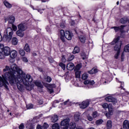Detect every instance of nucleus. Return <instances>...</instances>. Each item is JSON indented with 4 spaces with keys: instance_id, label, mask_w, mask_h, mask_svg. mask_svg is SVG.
Returning a JSON list of instances; mask_svg holds the SVG:
<instances>
[{
    "instance_id": "8fccbe9b",
    "label": "nucleus",
    "mask_w": 129,
    "mask_h": 129,
    "mask_svg": "<svg viewBox=\"0 0 129 129\" xmlns=\"http://www.w3.org/2000/svg\"><path fill=\"white\" fill-rule=\"evenodd\" d=\"M43 85L44 86H45V87H49V86H50V84L47 83H44V82H42Z\"/></svg>"
},
{
    "instance_id": "20e7f679",
    "label": "nucleus",
    "mask_w": 129,
    "mask_h": 129,
    "mask_svg": "<svg viewBox=\"0 0 129 129\" xmlns=\"http://www.w3.org/2000/svg\"><path fill=\"white\" fill-rule=\"evenodd\" d=\"M119 41V37L118 36L116 38H115L112 42L111 43V45H113V44H116V45L114 46V49L115 51H116L117 52H120V48L121 47V44H122V42L121 41Z\"/></svg>"
},
{
    "instance_id": "a19ab883",
    "label": "nucleus",
    "mask_w": 129,
    "mask_h": 129,
    "mask_svg": "<svg viewBox=\"0 0 129 129\" xmlns=\"http://www.w3.org/2000/svg\"><path fill=\"white\" fill-rule=\"evenodd\" d=\"M26 107L27 109H31V108H33V105L32 104H29L28 105H27Z\"/></svg>"
},
{
    "instance_id": "5701e85b",
    "label": "nucleus",
    "mask_w": 129,
    "mask_h": 129,
    "mask_svg": "<svg viewBox=\"0 0 129 129\" xmlns=\"http://www.w3.org/2000/svg\"><path fill=\"white\" fill-rule=\"evenodd\" d=\"M88 73L89 74H95V73H97V69H92L91 71H88Z\"/></svg>"
},
{
    "instance_id": "4c0bfd02",
    "label": "nucleus",
    "mask_w": 129,
    "mask_h": 129,
    "mask_svg": "<svg viewBox=\"0 0 129 129\" xmlns=\"http://www.w3.org/2000/svg\"><path fill=\"white\" fill-rule=\"evenodd\" d=\"M83 60H84V59H86V58H87V55H86V54H85V52H83L81 53V54Z\"/></svg>"
},
{
    "instance_id": "13d9d810",
    "label": "nucleus",
    "mask_w": 129,
    "mask_h": 129,
    "mask_svg": "<svg viewBox=\"0 0 129 129\" xmlns=\"http://www.w3.org/2000/svg\"><path fill=\"white\" fill-rule=\"evenodd\" d=\"M38 103L39 104H43V100H39L38 101Z\"/></svg>"
},
{
    "instance_id": "69168bd1",
    "label": "nucleus",
    "mask_w": 129,
    "mask_h": 129,
    "mask_svg": "<svg viewBox=\"0 0 129 129\" xmlns=\"http://www.w3.org/2000/svg\"><path fill=\"white\" fill-rule=\"evenodd\" d=\"M38 12H39V13H40L41 14H42V13H43V12L41 10H38Z\"/></svg>"
},
{
    "instance_id": "774afa93",
    "label": "nucleus",
    "mask_w": 129,
    "mask_h": 129,
    "mask_svg": "<svg viewBox=\"0 0 129 129\" xmlns=\"http://www.w3.org/2000/svg\"><path fill=\"white\" fill-rule=\"evenodd\" d=\"M116 5H117V6H118V5H119V2L118 1L116 3Z\"/></svg>"
},
{
    "instance_id": "f704fd0d",
    "label": "nucleus",
    "mask_w": 129,
    "mask_h": 129,
    "mask_svg": "<svg viewBox=\"0 0 129 129\" xmlns=\"http://www.w3.org/2000/svg\"><path fill=\"white\" fill-rule=\"evenodd\" d=\"M81 68V64H77L76 66L75 71H79V70H80V69Z\"/></svg>"
},
{
    "instance_id": "cd10ccee",
    "label": "nucleus",
    "mask_w": 129,
    "mask_h": 129,
    "mask_svg": "<svg viewBox=\"0 0 129 129\" xmlns=\"http://www.w3.org/2000/svg\"><path fill=\"white\" fill-rule=\"evenodd\" d=\"M24 50L26 52H30V47L29 46V44H28L27 43H26L24 46Z\"/></svg>"
},
{
    "instance_id": "c9c22d12",
    "label": "nucleus",
    "mask_w": 129,
    "mask_h": 129,
    "mask_svg": "<svg viewBox=\"0 0 129 129\" xmlns=\"http://www.w3.org/2000/svg\"><path fill=\"white\" fill-rule=\"evenodd\" d=\"M5 47L4 46V44L0 43V53H3L4 52V49Z\"/></svg>"
},
{
    "instance_id": "0eeeda50",
    "label": "nucleus",
    "mask_w": 129,
    "mask_h": 129,
    "mask_svg": "<svg viewBox=\"0 0 129 129\" xmlns=\"http://www.w3.org/2000/svg\"><path fill=\"white\" fill-rule=\"evenodd\" d=\"M89 105V101L87 100L86 101H84L82 102L81 104H80V108L84 109L86 108L87 106Z\"/></svg>"
},
{
    "instance_id": "bb28decb",
    "label": "nucleus",
    "mask_w": 129,
    "mask_h": 129,
    "mask_svg": "<svg viewBox=\"0 0 129 129\" xmlns=\"http://www.w3.org/2000/svg\"><path fill=\"white\" fill-rule=\"evenodd\" d=\"M4 5L8 9H11L12 8V5L7 1L4 2Z\"/></svg>"
},
{
    "instance_id": "a18cd8bd",
    "label": "nucleus",
    "mask_w": 129,
    "mask_h": 129,
    "mask_svg": "<svg viewBox=\"0 0 129 129\" xmlns=\"http://www.w3.org/2000/svg\"><path fill=\"white\" fill-rule=\"evenodd\" d=\"M102 122H103V120H101V119H99L96 121V124H101V123H102Z\"/></svg>"
},
{
    "instance_id": "dca6fc26",
    "label": "nucleus",
    "mask_w": 129,
    "mask_h": 129,
    "mask_svg": "<svg viewBox=\"0 0 129 129\" xmlns=\"http://www.w3.org/2000/svg\"><path fill=\"white\" fill-rule=\"evenodd\" d=\"M123 128L124 129H129V122L127 120H125L123 122Z\"/></svg>"
},
{
    "instance_id": "b1692460",
    "label": "nucleus",
    "mask_w": 129,
    "mask_h": 129,
    "mask_svg": "<svg viewBox=\"0 0 129 129\" xmlns=\"http://www.w3.org/2000/svg\"><path fill=\"white\" fill-rule=\"evenodd\" d=\"M106 125L107 129H111V126H112V125L111 124V120H108L107 121Z\"/></svg>"
},
{
    "instance_id": "58836bf2",
    "label": "nucleus",
    "mask_w": 129,
    "mask_h": 129,
    "mask_svg": "<svg viewBox=\"0 0 129 129\" xmlns=\"http://www.w3.org/2000/svg\"><path fill=\"white\" fill-rule=\"evenodd\" d=\"M80 74L81 73L79 71H76V78H80Z\"/></svg>"
},
{
    "instance_id": "e433bc0d",
    "label": "nucleus",
    "mask_w": 129,
    "mask_h": 129,
    "mask_svg": "<svg viewBox=\"0 0 129 129\" xmlns=\"http://www.w3.org/2000/svg\"><path fill=\"white\" fill-rule=\"evenodd\" d=\"M19 52L21 56H25V51L23 49H19Z\"/></svg>"
},
{
    "instance_id": "4d7b16f0",
    "label": "nucleus",
    "mask_w": 129,
    "mask_h": 129,
    "mask_svg": "<svg viewBox=\"0 0 129 129\" xmlns=\"http://www.w3.org/2000/svg\"><path fill=\"white\" fill-rule=\"evenodd\" d=\"M60 26L62 29H64V28H65V24L64 23H61Z\"/></svg>"
},
{
    "instance_id": "5fc2aeb1",
    "label": "nucleus",
    "mask_w": 129,
    "mask_h": 129,
    "mask_svg": "<svg viewBox=\"0 0 129 129\" xmlns=\"http://www.w3.org/2000/svg\"><path fill=\"white\" fill-rule=\"evenodd\" d=\"M48 92H49V93H53V92H54V91L52 89H48Z\"/></svg>"
},
{
    "instance_id": "09e8293b",
    "label": "nucleus",
    "mask_w": 129,
    "mask_h": 129,
    "mask_svg": "<svg viewBox=\"0 0 129 129\" xmlns=\"http://www.w3.org/2000/svg\"><path fill=\"white\" fill-rule=\"evenodd\" d=\"M124 59V53L122 52L121 55V61H123Z\"/></svg>"
},
{
    "instance_id": "f8f14e48",
    "label": "nucleus",
    "mask_w": 129,
    "mask_h": 129,
    "mask_svg": "<svg viewBox=\"0 0 129 129\" xmlns=\"http://www.w3.org/2000/svg\"><path fill=\"white\" fill-rule=\"evenodd\" d=\"M15 17L14 16H10L9 17V18H6L5 19V22H7V21H8L9 24H13L14 23H15Z\"/></svg>"
},
{
    "instance_id": "4468645a",
    "label": "nucleus",
    "mask_w": 129,
    "mask_h": 129,
    "mask_svg": "<svg viewBox=\"0 0 129 129\" xmlns=\"http://www.w3.org/2000/svg\"><path fill=\"white\" fill-rule=\"evenodd\" d=\"M47 127H49V125L46 123H44L43 126H41L40 124H38L36 127V129H47Z\"/></svg>"
},
{
    "instance_id": "de8ad7c7",
    "label": "nucleus",
    "mask_w": 129,
    "mask_h": 129,
    "mask_svg": "<svg viewBox=\"0 0 129 129\" xmlns=\"http://www.w3.org/2000/svg\"><path fill=\"white\" fill-rule=\"evenodd\" d=\"M102 107H103V108H108V104H107V103H104L102 105Z\"/></svg>"
},
{
    "instance_id": "72a5a7b5",
    "label": "nucleus",
    "mask_w": 129,
    "mask_h": 129,
    "mask_svg": "<svg viewBox=\"0 0 129 129\" xmlns=\"http://www.w3.org/2000/svg\"><path fill=\"white\" fill-rule=\"evenodd\" d=\"M92 115L93 118H96V117H97V116H98V113L96 111H95V112H93Z\"/></svg>"
},
{
    "instance_id": "0e129e2a",
    "label": "nucleus",
    "mask_w": 129,
    "mask_h": 129,
    "mask_svg": "<svg viewBox=\"0 0 129 129\" xmlns=\"http://www.w3.org/2000/svg\"><path fill=\"white\" fill-rule=\"evenodd\" d=\"M35 126H31V127L29 128V129H34Z\"/></svg>"
},
{
    "instance_id": "49530a36",
    "label": "nucleus",
    "mask_w": 129,
    "mask_h": 129,
    "mask_svg": "<svg viewBox=\"0 0 129 129\" xmlns=\"http://www.w3.org/2000/svg\"><path fill=\"white\" fill-rule=\"evenodd\" d=\"M12 29L13 30L15 31V32H16V31H17V30H18V27H17V26H16V25L12 24Z\"/></svg>"
},
{
    "instance_id": "393cba45",
    "label": "nucleus",
    "mask_w": 129,
    "mask_h": 129,
    "mask_svg": "<svg viewBox=\"0 0 129 129\" xmlns=\"http://www.w3.org/2000/svg\"><path fill=\"white\" fill-rule=\"evenodd\" d=\"M16 34L17 36H19V37H24V32L23 31H21V30H19L16 32Z\"/></svg>"
},
{
    "instance_id": "c85d7f7f",
    "label": "nucleus",
    "mask_w": 129,
    "mask_h": 129,
    "mask_svg": "<svg viewBox=\"0 0 129 129\" xmlns=\"http://www.w3.org/2000/svg\"><path fill=\"white\" fill-rule=\"evenodd\" d=\"M52 129H60V126H59V124L55 123L52 125Z\"/></svg>"
},
{
    "instance_id": "c756f323",
    "label": "nucleus",
    "mask_w": 129,
    "mask_h": 129,
    "mask_svg": "<svg viewBox=\"0 0 129 129\" xmlns=\"http://www.w3.org/2000/svg\"><path fill=\"white\" fill-rule=\"evenodd\" d=\"M88 78V74L86 73H85L84 74L82 75V79L83 80H86Z\"/></svg>"
},
{
    "instance_id": "603ef678",
    "label": "nucleus",
    "mask_w": 129,
    "mask_h": 129,
    "mask_svg": "<svg viewBox=\"0 0 129 129\" xmlns=\"http://www.w3.org/2000/svg\"><path fill=\"white\" fill-rule=\"evenodd\" d=\"M19 129H24V124L23 123H21L20 125H19Z\"/></svg>"
},
{
    "instance_id": "39448f33",
    "label": "nucleus",
    "mask_w": 129,
    "mask_h": 129,
    "mask_svg": "<svg viewBox=\"0 0 129 129\" xmlns=\"http://www.w3.org/2000/svg\"><path fill=\"white\" fill-rule=\"evenodd\" d=\"M18 28L20 31L25 32L27 30V25L26 23H21L18 25Z\"/></svg>"
},
{
    "instance_id": "864d4df0",
    "label": "nucleus",
    "mask_w": 129,
    "mask_h": 129,
    "mask_svg": "<svg viewBox=\"0 0 129 129\" xmlns=\"http://www.w3.org/2000/svg\"><path fill=\"white\" fill-rule=\"evenodd\" d=\"M22 60L23 62H28V58L27 57H23Z\"/></svg>"
},
{
    "instance_id": "4be33fe9",
    "label": "nucleus",
    "mask_w": 129,
    "mask_h": 129,
    "mask_svg": "<svg viewBox=\"0 0 129 129\" xmlns=\"http://www.w3.org/2000/svg\"><path fill=\"white\" fill-rule=\"evenodd\" d=\"M80 52V49L78 46H75L74 51H73V54H77Z\"/></svg>"
},
{
    "instance_id": "a878e982",
    "label": "nucleus",
    "mask_w": 129,
    "mask_h": 129,
    "mask_svg": "<svg viewBox=\"0 0 129 129\" xmlns=\"http://www.w3.org/2000/svg\"><path fill=\"white\" fill-rule=\"evenodd\" d=\"M58 120V116L57 115H53L51 118V121L52 122H56Z\"/></svg>"
},
{
    "instance_id": "c03bdc74",
    "label": "nucleus",
    "mask_w": 129,
    "mask_h": 129,
    "mask_svg": "<svg viewBox=\"0 0 129 129\" xmlns=\"http://www.w3.org/2000/svg\"><path fill=\"white\" fill-rule=\"evenodd\" d=\"M66 59H67L66 58V55H62V58H61V61L62 62H66Z\"/></svg>"
},
{
    "instance_id": "680f3d73",
    "label": "nucleus",
    "mask_w": 129,
    "mask_h": 129,
    "mask_svg": "<svg viewBox=\"0 0 129 129\" xmlns=\"http://www.w3.org/2000/svg\"><path fill=\"white\" fill-rule=\"evenodd\" d=\"M3 41V37L2 36V34H0V42Z\"/></svg>"
},
{
    "instance_id": "3c124183",
    "label": "nucleus",
    "mask_w": 129,
    "mask_h": 129,
    "mask_svg": "<svg viewBox=\"0 0 129 129\" xmlns=\"http://www.w3.org/2000/svg\"><path fill=\"white\" fill-rule=\"evenodd\" d=\"M76 129H83V127H82V126L78 125L76 126Z\"/></svg>"
},
{
    "instance_id": "1a4fd4ad",
    "label": "nucleus",
    "mask_w": 129,
    "mask_h": 129,
    "mask_svg": "<svg viewBox=\"0 0 129 129\" xmlns=\"http://www.w3.org/2000/svg\"><path fill=\"white\" fill-rule=\"evenodd\" d=\"M105 100L108 101V102H113L114 103H116V102H117V100H116L114 97L110 96L106 97Z\"/></svg>"
},
{
    "instance_id": "37998d69",
    "label": "nucleus",
    "mask_w": 129,
    "mask_h": 129,
    "mask_svg": "<svg viewBox=\"0 0 129 129\" xmlns=\"http://www.w3.org/2000/svg\"><path fill=\"white\" fill-rule=\"evenodd\" d=\"M121 24H125L126 23V19L124 18H122L120 20Z\"/></svg>"
},
{
    "instance_id": "bf43d9fd",
    "label": "nucleus",
    "mask_w": 129,
    "mask_h": 129,
    "mask_svg": "<svg viewBox=\"0 0 129 129\" xmlns=\"http://www.w3.org/2000/svg\"><path fill=\"white\" fill-rule=\"evenodd\" d=\"M46 31L47 32H50V27L49 26H47L46 28Z\"/></svg>"
},
{
    "instance_id": "2f4dec72",
    "label": "nucleus",
    "mask_w": 129,
    "mask_h": 129,
    "mask_svg": "<svg viewBox=\"0 0 129 129\" xmlns=\"http://www.w3.org/2000/svg\"><path fill=\"white\" fill-rule=\"evenodd\" d=\"M79 39L81 42L83 43V44H84V43H85V40H86V39L85 38V37L81 36L80 37Z\"/></svg>"
},
{
    "instance_id": "f03ea898",
    "label": "nucleus",
    "mask_w": 129,
    "mask_h": 129,
    "mask_svg": "<svg viewBox=\"0 0 129 129\" xmlns=\"http://www.w3.org/2000/svg\"><path fill=\"white\" fill-rule=\"evenodd\" d=\"M60 39L63 42H65V38L69 40H70L71 39H72V35H71L70 32L68 31L65 32L63 30L60 31Z\"/></svg>"
},
{
    "instance_id": "f3484780",
    "label": "nucleus",
    "mask_w": 129,
    "mask_h": 129,
    "mask_svg": "<svg viewBox=\"0 0 129 129\" xmlns=\"http://www.w3.org/2000/svg\"><path fill=\"white\" fill-rule=\"evenodd\" d=\"M33 83L38 87H40V88H43V85H42V83H41V82L39 81H34Z\"/></svg>"
},
{
    "instance_id": "9b49d317",
    "label": "nucleus",
    "mask_w": 129,
    "mask_h": 129,
    "mask_svg": "<svg viewBox=\"0 0 129 129\" xmlns=\"http://www.w3.org/2000/svg\"><path fill=\"white\" fill-rule=\"evenodd\" d=\"M11 50H11V48L9 47L6 46L4 48L3 52L5 56H9L11 53Z\"/></svg>"
},
{
    "instance_id": "052dcab7",
    "label": "nucleus",
    "mask_w": 129,
    "mask_h": 129,
    "mask_svg": "<svg viewBox=\"0 0 129 129\" xmlns=\"http://www.w3.org/2000/svg\"><path fill=\"white\" fill-rule=\"evenodd\" d=\"M38 71H40V72H42V71H43V69H42V68H38Z\"/></svg>"
},
{
    "instance_id": "ddd939ff",
    "label": "nucleus",
    "mask_w": 129,
    "mask_h": 129,
    "mask_svg": "<svg viewBox=\"0 0 129 129\" xmlns=\"http://www.w3.org/2000/svg\"><path fill=\"white\" fill-rule=\"evenodd\" d=\"M66 58L67 59L68 61L70 62V61H72V60L74 59V55H71L70 53H68V54L66 55Z\"/></svg>"
},
{
    "instance_id": "7ed1b4c3",
    "label": "nucleus",
    "mask_w": 129,
    "mask_h": 129,
    "mask_svg": "<svg viewBox=\"0 0 129 129\" xmlns=\"http://www.w3.org/2000/svg\"><path fill=\"white\" fill-rule=\"evenodd\" d=\"M4 33V38H5L7 41L10 42L11 39L13 37V34H14L13 29L11 27H8L5 31Z\"/></svg>"
},
{
    "instance_id": "f257e3e1",
    "label": "nucleus",
    "mask_w": 129,
    "mask_h": 129,
    "mask_svg": "<svg viewBox=\"0 0 129 129\" xmlns=\"http://www.w3.org/2000/svg\"><path fill=\"white\" fill-rule=\"evenodd\" d=\"M3 71L4 72H8L5 73L3 78L0 76V87L5 86V88L8 89L9 82L7 80H9L11 85L17 84L20 91L23 90V85L22 84H24L26 86L27 90H32L30 83L33 82V78L29 74L26 75L23 72L22 69L18 67L17 64L12 63L10 65V68L6 66Z\"/></svg>"
},
{
    "instance_id": "412c9836",
    "label": "nucleus",
    "mask_w": 129,
    "mask_h": 129,
    "mask_svg": "<svg viewBox=\"0 0 129 129\" xmlns=\"http://www.w3.org/2000/svg\"><path fill=\"white\" fill-rule=\"evenodd\" d=\"M12 45H18V38L16 37H13L12 40Z\"/></svg>"
},
{
    "instance_id": "423d86ee",
    "label": "nucleus",
    "mask_w": 129,
    "mask_h": 129,
    "mask_svg": "<svg viewBox=\"0 0 129 129\" xmlns=\"http://www.w3.org/2000/svg\"><path fill=\"white\" fill-rule=\"evenodd\" d=\"M124 28V26L121 25L119 27H112L111 29H114L115 32H118L119 31L120 33H123L124 32V30H123Z\"/></svg>"
},
{
    "instance_id": "9d476101",
    "label": "nucleus",
    "mask_w": 129,
    "mask_h": 129,
    "mask_svg": "<svg viewBox=\"0 0 129 129\" xmlns=\"http://www.w3.org/2000/svg\"><path fill=\"white\" fill-rule=\"evenodd\" d=\"M69 121H70V119H69V118H67V119L61 121L60 122V124L62 126H68V125H69Z\"/></svg>"
},
{
    "instance_id": "ea45409f",
    "label": "nucleus",
    "mask_w": 129,
    "mask_h": 129,
    "mask_svg": "<svg viewBox=\"0 0 129 129\" xmlns=\"http://www.w3.org/2000/svg\"><path fill=\"white\" fill-rule=\"evenodd\" d=\"M87 119L88 120H89V121H92L93 120V118H94L93 117L88 115L87 116Z\"/></svg>"
},
{
    "instance_id": "a211bd4d",
    "label": "nucleus",
    "mask_w": 129,
    "mask_h": 129,
    "mask_svg": "<svg viewBox=\"0 0 129 129\" xmlns=\"http://www.w3.org/2000/svg\"><path fill=\"white\" fill-rule=\"evenodd\" d=\"M69 127L70 129H76V123L74 122H72L69 124Z\"/></svg>"
},
{
    "instance_id": "473e14b6",
    "label": "nucleus",
    "mask_w": 129,
    "mask_h": 129,
    "mask_svg": "<svg viewBox=\"0 0 129 129\" xmlns=\"http://www.w3.org/2000/svg\"><path fill=\"white\" fill-rule=\"evenodd\" d=\"M59 66H60V67H61V68L63 70H65L66 69V65L62 62L59 63Z\"/></svg>"
},
{
    "instance_id": "6e6d98bb",
    "label": "nucleus",
    "mask_w": 129,
    "mask_h": 129,
    "mask_svg": "<svg viewBox=\"0 0 129 129\" xmlns=\"http://www.w3.org/2000/svg\"><path fill=\"white\" fill-rule=\"evenodd\" d=\"M69 103H70L69 100H68L67 101L63 102V104L64 105H66V104H69Z\"/></svg>"
},
{
    "instance_id": "6e6552de",
    "label": "nucleus",
    "mask_w": 129,
    "mask_h": 129,
    "mask_svg": "<svg viewBox=\"0 0 129 129\" xmlns=\"http://www.w3.org/2000/svg\"><path fill=\"white\" fill-rule=\"evenodd\" d=\"M9 55L12 59H15L18 56V52L15 49H12L11 50Z\"/></svg>"
},
{
    "instance_id": "6ab92c4d",
    "label": "nucleus",
    "mask_w": 129,
    "mask_h": 129,
    "mask_svg": "<svg viewBox=\"0 0 129 129\" xmlns=\"http://www.w3.org/2000/svg\"><path fill=\"white\" fill-rule=\"evenodd\" d=\"M95 84V82H94V81L86 80L84 82V84L85 85H86V84H89V85H94Z\"/></svg>"
},
{
    "instance_id": "7c9ffc66",
    "label": "nucleus",
    "mask_w": 129,
    "mask_h": 129,
    "mask_svg": "<svg viewBox=\"0 0 129 129\" xmlns=\"http://www.w3.org/2000/svg\"><path fill=\"white\" fill-rule=\"evenodd\" d=\"M44 80L46 82L50 83V82H51V81H52V78H51V77H50L49 76H47V77H45Z\"/></svg>"
},
{
    "instance_id": "79ce46f5",
    "label": "nucleus",
    "mask_w": 129,
    "mask_h": 129,
    "mask_svg": "<svg viewBox=\"0 0 129 129\" xmlns=\"http://www.w3.org/2000/svg\"><path fill=\"white\" fill-rule=\"evenodd\" d=\"M120 53V51H117L116 54L114 55L115 59H118V56H119V53Z\"/></svg>"
},
{
    "instance_id": "338daca9",
    "label": "nucleus",
    "mask_w": 129,
    "mask_h": 129,
    "mask_svg": "<svg viewBox=\"0 0 129 129\" xmlns=\"http://www.w3.org/2000/svg\"><path fill=\"white\" fill-rule=\"evenodd\" d=\"M3 54H0V59H3Z\"/></svg>"
},
{
    "instance_id": "aec40b11",
    "label": "nucleus",
    "mask_w": 129,
    "mask_h": 129,
    "mask_svg": "<svg viewBox=\"0 0 129 129\" xmlns=\"http://www.w3.org/2000/svg\"><path fill=\"white\" fill-rule=\"evenodd\" d=\"M74 117H75V120H76V121H79V119L80 118V113L78 112H76L75 114Z\"/></svg>"
},
{
    "instance_id": "2eb2a0df",
    "label": "nucleus",
    "mask_w": 129,
    "mask_h": 129,
    "mask_svg": "<svg viewBox=\"0 0 129 129\" xmlns=\"http://www.w3.org/2000/svg\"><path fill=\"white\" fill-rule=\"evenodd\" d=\"M74 64L72 62H70L67 65V69L68 70H73L74 69Z\"/></svg>"
},
{
    "instance_id": "e2e57ef3",
    "label": "nucleus",
    "mask_w": 129,
    "mask_h": 129,
    "mask_svg": "<svg viewBox=\"0 0 129 129\" xmlns=\"http://www.w3.org/2000/svg\"><path fill=\"white\" fill-rule=\"evenodd\" d=\"M62 129H68V126H64Z\"/></svg>"
}]
</instances>
